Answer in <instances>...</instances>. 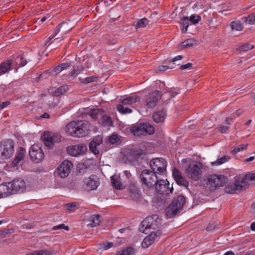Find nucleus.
Wrapping results in <instances>:
<instances>
[{
	"label": "nucleus",
	"mask_w": 255,
	"mask_h": 255,
	"mask_svg": "<svg viewBox=\"0 0 255 255\" xmlns=\"http://www.w3.org/2000/svg\"><path fill=\"white\" fill-rule=\"evenodd\" d=\"M90 126L86 121H73L67 125L65 131L73 136L82 137L88 134Z\"/></svg>",
	"instance_id": "f257e3e1"
},
{
	"label": "nucleus",
	"mask_w": 255,
	"mask_h": 255,
	"mask_svg": "<svg viewBox=\"0 0 255 255\" xmlns=\"http://www.w3.org/2000/svg\"><path fill=\"white\" fill-rule=\"evenodd\" d=\"M160 221L157 215L146 217L141 222L139 231L145 234H148L149 231H154L158 229Z\"/></svg>",
	"instance_id": "f03ea898"
},
{
	"label": "nucleus",
	"mask_w": 255,
	"mask_h": 255,
	"mask_svg": "<svg viewBox=\"0 0 255 255\" xmlns=\"http://www.w3.org/2000/svg\"><path fill=\"white\" fill-rule=\"evenodd\" d=\"M203 169L201 162H193L186 167V175L194 181L199 180L201 178Z\"/></svg>",
	"instance_id": "7ed1b4c3"
},
{
	"label": "nucleus",
	"mask_w": 255,
	"mask_h": 255,
	"mask_svg": "<svg viewBox=\"0 0 255 255\" xmlns=\"http://www.w3.org/2000/svg\"><path fill=\"white\" fill-rule=\"evenodd\" d=\"M185 203V198L182 195L178 196L166 208L165 211L167 216L169 218L173 217L182 209Z\"/></svg>",
	"instance_id": "20e7f679"
},
{
	"label": "nucleus",
	"mask_w": 255,
	"mask_h": 255,
	"mask_svg": "<svg viewBox=\"0 0 255 255\" xmlns=\"http://www.w3.org/2000/svg\"><path fill=\"white\" fill-rule=\"evenodd\" d=\"M130 131L134 135H144L153 133L154 129L153 126L147 123L137 124L131 127Z\"/></svg>",
	"instance_id": "39448f33"
},
{
	"label": "nucleus",
	"mask_w": 255,
	"mask_h": 255,
	"mask_svg": "<svg viewBox=\"0 0 255 255\" xmlns=\"http://www.w3.org/2000/svg\"><path fill=\"white\" fill-rule=\"evenodd\" d=\"M14 152V143L11 139H6L0 143V157L2 159L10 158Z\"/></svg>",
	"instance_id": "423d86ee"
},
{
	"label": "nucleus",
	"mask_w": 255,
	"mask_h": 255,
	"mask_svg": "<svg viewBox=\"0 0 255 255\" xmlns=\"http://www.w3.org/2000/svg\"><path fill=\"white\" fill-rule=\"evenodd\" d=\"M141 182L147 187H152L158 181L155 173L148 169L143 170L140 174Z\"/></svg>",
	"instance_id": "0eeeda50"
},
{
	"label": "nucleus",
	"mask_w": 255,
	"mask_h": 255,
	"mask_svg": "<svg viewBox=\"0 0 255 255\" xmlns=\"http://www.w3.org/2000/svg\"><path fill=\"white\" fill-rule=\"evenodd\" d=\"M228 182V178L223 175L213 174L208 176L207 185L211 190L223 186Z\"/></svg>",
	"instance_id": "6e6552de"
},
{
	"label": "nucleus",
	"mask_w": 255,
	"mask_h": 255,
	"mask_svg": "<svg viewBox=\"0 0 255 255\" xmlns=\"http://www.w3.org/2000/svg\"><path fill=\"white\" fill-rule=\"evenodd\" d=\"M150 167L156 174H164L166 170L167 162L162 158H153L150 161Z\"/></svg>",
	"instance_id": "1a4fd4ad"
},
{
	"label": "nucleus",
	"mask_w": 255,
	"mask_h": 255,
	"mask_svg": "<svg viewBox=\"0 0 255 255\" xmlns=\"http://www.w3.org/2000/svg\"><path fill=\"white\" fill-rule=\"evenodd\" d=\"M154 186L156 192L162 195H169L172 193L173 190L172 185L170 187V184L167 180H158Z\"/></svg>",
	"instance_id": "9d476101"
},
{
	"label": "nucleus",
	"mask_w": 255,
	"mask_h": 255,
	"mask_svg": "<svg viewBox=\"0 0 255 255\" xmlns=\"http://www.w3.org/2000/svg\"><path fill=\"white\" fill-rule=\"evenodd\" d=\"M249 184L245 181L232 183L228 185L225 188V191L227 193L234 194L237 192H241L249 187Z\"/></svg>",
	"instance_id": "9b49d317"
},
{
	"label": "nucleus",
	"mask_w": 255,
	"mask_h": 255,
	"mask_svg": "<svg viewBox=\"0 0 255 255\" xmlns=\"http://www.w3.org/2000/svg\"><path fill=\"white\" fill-rule=\"evenodd\" d=\"M30 159L35 163L41 162L44 158V154L42 149L36 144L33 145L29 151Z\"/></svg>",
	"instance_id": "f8f14e48"
},
{
	"label": "nucleus",
	"mask_w": 255,
	"mask_h": 255,
	"mask_svg": "<svg viewBox=\"0 0 255 255\" xmlns=\"http://www.w3.org/2000/svg\"><path fill=\"white\" fill-rule=\"evenodd\" d=\"M42 137L45 146L50 148L53 147L54 143L60 142L61 140L60 134L52 133L49 132H44Z\"/></svg>",
	"instance_id": "ddd939ff"
},
{
	"label": "nucleus",
	"mask_w": 255,
	"mask_h": 255,
	"mask_svg": "<svg viewBox=\"0 0 255 255\" xmlns=\"http://www.w3.org/2000/svg\"><path fill=\"white\" fill-rule=\"evenodd\" d=\"M160 98L161 95L159 91H156L152 93H149L145 98L146 106L147 108H154Z\"/></svg>",
	"instance_id": "4468645a"
},
{
	"label": "nucleus",
	"mask_w": 255,
	"mask_h": 255,
	"mask_svg": "<svg viewBox=\"0 0 255 255\" xmlns=\"http://www.w3.org/2000/svg\"><path fill=\"white\" fill-rule=\"evenodd\" d=\"M84 188L86 190L91 191L97 188L100 181L97 176L92 175L84 180Z\"/></svg>",
	"instance_id": "2eb2a0df"
},
{
	"label": "nucleus",
	"mask_w": 255,
	"mask_h": 255,
	"mask_svg": "<svg viewBox=\"0 0 255 255\" xmlns=\"http://www.w3.org/2000/svg\"><path fill=\"white\" fill-rule=\"evenodd\" d=\"M73 164L68 160H64L57 169V174L61 178H65L68 176L72 168Z\"/></svg>",
	"instance_id": "dca6fc26"
},
{
	"label": "nucleus",
	"mask_w": 255,
	"mask_h": 255,
	"mask_svg": "<svg viewBox=\"0 0 255 255\" xmlns=\"http://www.w3.org/2000/svg\"><path fill=\"white\" fill-rule=\"evenodd\" d=\"M87 150V147L86 145L83 143L68 146L67 148L68 153L73 156H76L80 154H83Z\"/></svg>",
	"instance_id": "f3484780"
},
{
	"label": "nucleus",
	"mask_w": 255,
	"mask_h": 255,
	"mask_svg": "<svg viewBox=\"0 0 255 255\" xmlns=\"http://www.w3.org/2000/svg\"><path fill=\"white\" fill-rule=\"evenodd\" d=\"M8 183L12 194L23 191L26 187L25 182L21 179L13 180L11 182Z\"/></svg>",
	"instance_id": "a211bd4d"
},
{
	"label": "nucleus",
	"mask_w": 255,
	"mask_h": 255,
	"mask_svg": "<svg viewBox=\"0 0 255 255\" xmlns=\"http://www.w3.org/2000/svg\"><path fill=\"white\" fill-rule=\"evenodd\" d=\"M172 174L177 184L186 188L188 187L189 185L188 182L182 176L181 173L179 170L175 168H173L172 170Z\"/></svg>",
	"instance_id": "6ab92c4d"
},
{
	"label": "nucleus",
	"mask_w": 255,
	"mask_h": 255,
	"mask_svg": "<svg viewBox=\"0 0 255 255\" xmlns=\"http://www.w3.org/2000/svg\"><path fill=\"white\" fill-rule=\"evenodd\" d=\"M111 183L117 189H122L126 186V181L122 179L120 175H115L111 178Z\"/></svg>",
	"instance_id": "aec40b11"
},
{
	"label": "nucleus",
	"mask_w": 255,
	"mask_h": 255,
	"mask_svg": "<svg viewBox=\"0 0 255 255\" xmlns=\"http://www.w3.org/2000/svg\"><path fill=\"white\" fill-rule=\"evenodd\" d=\"M73 26L69 24L68 22H63L57 26L54 30V32L61 33L62 38H63L65 35H66L71 29Z\"/></svg>",
	"instance_id": "412c9836"
},
{
	"label": "nucleus",
	"mask_w": 255,
	"mask_h": 255,
	"mask_svg": "<svg viewBox=\"0 0 255 255\" xmlns=\"http://www.w3.org/2000/svg\"><path fill=\"white\" fill-rule=\"evenodd\" d=\"M11 194H12L9 183L0 185V198H4Z\"/></svg>",
	"instance_id": "4be33fe9"
},
{
	"label": "nucleus",
	"mask_w": 255,
	"mask_h": 255,
	"mask_svg": "<svg viewBox=\"0 0 255 255\" xmlns=\"http://www.w3.org/2000/svg\"><path fill=\"white\" fill-rule=\"evenodd\" d=\"M25 150L23 148L19 147L16 153L15 158L12 162V164L13 166H16L18 163L23 159L25 156Z\"/></svg>",
	"instance_id": "5701e85b"
},
{
	"label": "nucleus",
	"mask_w": 255,
	"mask_h": 255,
	"mask_svg": "<svg viewBox=\"0 0 255 255\" xmlns=\"http://www.w3.org/2000/svg\"><path fill=\"white\" fill-rule=\"evenodd\" d=\"M141 98L137 95L128 96L121 101V104L125 106L131 105L132 104L140 101Z\"/></svg>",
	"instance_id": "b1692460"
},
{
	"label": "nucleus",
	"mask_w": 255,
	"mask_h": 255,
	"mask_svg": "<svg viewBox=\"0 0 255 255\" xmlns=\"http://www.w3.org/2000/svg\"><path fill=\"white\" fill-rule=\"evenodd\" d=\"M166 116V111L165 109H162L159 111L154 113L153 114V120L156 123L163 122Z\"/></svg>",
	"instance_id": "393cba45"
},
{
	"label": "nucleus",
	"mask_w": 255,
	"mask_h": 255,
	"mask_svg": "<svg viewBox=\"0 0 255 255\" xmlns=\"http://www.w3.org/2000/svg\"><path fill=\"white\" fill-rule=\"evenodd\" d=\"M13 64L12 60H7L0 64V76L8 72Z\"/></svg>",
	"instance_id": "a878e982"
},
{
	"label": "nucleus",
	"mask_w": 255,
	"mask_h": 255,
	"mask_svg": "<svg viewBox=\"0 0 255 255\" xmlns=\"http://www.w3.org/2000/svg\"><path fill=\"white\" fill-rule=\"evenodd\" d=\"M101 216L99 214H95L92 215L88 220V226L91 227H94L100 225L101 223Z\"/></svg>",
	"instance_id": "bb28decb"
},
{
	"label": "nucleus",
	"mask_w": 255,
	"mask_h": 255,
	"mask_svg": "<svg viewBox=\"0 0 255 255\" xmlns=\"http://www.w3.org/2000/svg\"><path fill=\"white\" fill-rule=\"evenodd\" d=\"M104 111L102 109H93L90 110L88 113L93 119L96 120L102 116Z\"/></svg>",
	"instance_id": "cd10ccee"
},
{
	"label": "nucleus",
	"mask_w": 255,
	"mask_h": 255,
	"mask_svg": "<svg viewBox=\"0 0 255 255\" xmlns=\"http://www.w3.org/2000/svg\"><path fill=\"white\" fill-rule=\"evenodd\" d=\"M100 123L102 126L109 128L112 125L113 122L109 117L102 115L100 120Z\"/></svg>",
	"instance_id": "c85d7f7f"
},
{
	"label": "nucleus",
	"mask_w": 255,
	"mask_h": 255,
	"mask_svg": "<svg viewBox=\"0 0 255 255\" xmlns=\"http://www.w3.org/2000/svg\"><path fill=\"white\" fill-rule=\"evenodd\" d=\"M197 44V41L194 39H188L185 40L181 43V47L182 48H189L194 46Z\"/></svg>",
	"instance_id": "c756f323"
},
{
	"label": "nucleus",
	"mask_w": 255,
	"mask_h": 255,
	"mask_svg": "<svg viewBox=\"0 0 255 255\" xmlns=\"http://www.w3.org/2000/svg\"><path fill=\"white\" fill-rule=\"evenodd\" d=\"M181 26L182 27L181 30L183 33H185L187 31V28L189 26V18L188 16H184L181 19L180 22Z\"/></svg>",
	"instance_id": "7c9ffc66"
},
{
	"label": "nucleus",
	"mask_w": 255,
	"mask_h": 255,
	"mask_svg": "<svg viewBox=\"0 0 255 255\" xmlns=\"http://www.w3.org/2000/svg\"><path fill=\"white\" fill-rule=\"evenodd\" d=\"M242 20L246 24H255V13H252L247 17H242Z\"/></svg>",
	"instance_id": "2f4dec72"
},
{
	"label": "nucleus",
	"mask_w": 255,
	"mask_h": 255,
	"mask_svg": "<svg viewBox=\"0 0 255 255\" xmlns=\"http://www.w3.org/2000/svg\"><path fill=\"white\" fill-rule=\"evenodd\" d=\"M68 90V88L66 85H63L56 89L53 92V95L55 97H58L63 95Z\"/></svg>",
	"instance_id": "473e14b6"
},
{
	"label": "nucleus",
	"mask_w": 255,
	"mask_h": 255,
	"mask_svg": "<svg viewBox=\"0 0 255 255\" xmlns=\"http://www.w3.org/2000/svg\"><path fill=\"white\" fill-rule=\"evenodd\" d=\"M125 105L120 104L117 106V110L123 114H129L132 112V110L129 108L125 107Z\"/></svg>",
	"instance_id": "72a5a7b5"
},
{
	"label": "nucleus",
	"mask_w": 255,
	"mask_h": 255,
	"mask_svg": "<svg viewBox=\"0 0 255 255\" xmlns=\"http://www.w3.org/2000/svg\"><path fill=\"white\" fill-rule=\"evenodd\" d=\"M230 159V157L228 156H224L222 157L215 161L211 162V164L213 166H219L226 162Z\"/></svg>",
	"instance_id": "f704fd0d"
},
{
	"label": "nucleus",
	"mask_w": 255,
	"mask_h": 255,
	"mask_svg": "<svg viewBox=\"0 0 255 255\" xmlns=\"http://www.w3.org/2000/svg\"><path fill=\"white\" fill-rule=\"evenodd\" d=\"M14 63L19 66H24L27 63V61L21 55L17 56L14 59Z\"/></svg>",
	"instance_id": "c9c22d12"
},
{
	"label": "nucleus",
	"mask_w": 255,
	"mask_h": 255,
	"mask_svg": "<svg viewBox=\"0 0 255 255\" xmlns=\"http://www.w3.org/2000/svg\"><path fill=\"white\" fill-rule=\"evenodd\" d=\"M230 25L233 30H236L237 31H241L244 28L241 22L239 21H233L231 22Z\"/></svg>",
	"instance_id": "e433bc0d"
},
{
	"label": "nucleus",
	"mask_w": 255,
	"mask_h": 255,
	"mask_svg": "<svg viewBox=\"0 0 255 255\" xmlns=\"http://www.w3.org/2000/svg\"><path fill=\"white\" fill-rule=\"evenodd\" d=\"M62 70L61 68L59 66V65L54 67L52 69H49L46 71V73L49 74V75H57L59 74Z\"/></svg>",
	"instance_id": "4c0bfd02"
},
{
	"label": "nucleus",
	"mask_w": 255,
	"mask_h": 255,
	"mask_svg": "<svg viewBox=\"0 0 255 255\" xmlns=\"http://www.w3.org/2000/svg\"><path fill=\"white\" fill-rule=\"evenodd\" d=\"M89 149L95 154L99 153V146L95 143V141H91L89 143Z\"/></svg>",
	"instance_id": "58836bf2"
},
{
	"label": "nucleus",
	"mask_w": 255,
	"mask_h": 255,
	"mask_svg": "<svg viewBox=\"0 0 255 255\" xmlns=\"http://www.w3.org/2000/svg\"><path fill=\"white\" fill-rule=\"evenodd\" d=\"M13 233L12 229H4L3 230H0V238H6Z\"/></svg>",
	"instance_id": "ea45409f"
},
{
	"label": "nucleus",
	"mask_w": 255,
	"mask_h": 255,
	"mask_svg": "<svg viewBox=\"0 0 255 255\" xmlns=\"http://www.w3.org/2000/svg\"><path fill=\"white\" fill-rule=\"evenodd\" d=\"M148 23V20L146 18H143L138 20L136 25V28L145 27Z\"/></svg>",
	"instance_id": "a19ab883"
},
{
	"label": "nucleus",
	"mask_w": 255,
	"mask_h": 255,
	"mask_svg": "<svg viewBox=\"0 0 255 255\" xmlns=\"http://www.w3.org/2000/svg\"><path fill=\"white\" fill-rule=\"evenodd\" d=\"M52 252L46 250L34 251L31 253V255H51Z\"/></svg>",
	"instance_id": "79ce46f5"
},
{
	"label": "nucleus",
	"mask_w": 255,
	"mask_h": 255,
	"mask_svg": "<svg viewBox=\"0 0 255 255\" xmlns=\"http://www.w3.org/2000/svg\"><path fill=\"white\" fill-rule=\"evenodd\" d=\"M189 20L192 23L196 24L201 20V18L200 15L193 14L190 16Z\"/></svg>",
	"instance_id": "37998d69"
},
{
	"label": "nucleus",
	"mask_w": 255,
	"mask_h": 255,
	"mask_svg": "<svg viewBox=\"0 0 255 255\" xmlns=\"http://www.w3.org/2000/svg\"><path fill=\"white\" fill-rule=\"evenodd\" d=\"M84 69V67L82 65L78 66L76 68H74L71 72L70 75L71 76L76 77Z\"/></svg>",
	"instance_id": "c03bdc74"
},
{
	"label": "nucleus",
	"mask_w": 255,
	"mask_h": 255,
	"mask_svg": "<svg viewBox=\"0 0 255 255\" xmlns=\"http://www.w3.org/2000/svg\"><path fill=\"white\" fill-rule=\"evenodd\" d=\"M248 146V144H241L239 145L238 146H237L234 148V149L232 151V153L233 154H236L238 152L243 150L244 149H245L247 148Z\"/></svg>",
	"instance_id": "a18cd8bd"
},
{
	"label": "nucleus",
	"mask_w": 255,
	"mask_h": 255,
	"mask_svg": "<svg viewBox=\"0 0 255 255\" xmlns=\"http://www.w3.org/2000/svg\"><path fill=\"white\" fill-rule=\"evenodd\" d=\"M242 181H245L246 182L248 181H255V172L250 173L246 174L243 178Z\"/></svg>",
	"instance_id": "49530a36"
},
{
	"label": "nucleus",
	"mask_w": 255,
	"mask_h": 255,
	"mask_svg": "<svg viewBox=\"0 0 255 255\" xmlns=\"http://www.w3.org/2000/svg\"><path fill=\"white\" fill-rule=\"evenodd\" d=\"M109 140L112 144H116L120 141V138L117 134H113L109 136Z\"/></svg>",
	"instance_id": "de8ad7c7"
},
{
	"label": "nucleus",
	"mask_w": 255,
	"mask_h": 255,
	"mask_svg": "<svg viewBox=\"0 0 255 255\" xmlns=\"http://www.w3.org/2000/svg\"><path fill=\"white\" fill-rule=\"evenodd\" d=\"M254 48V46L250 44H246L245 45H243L241 46H240L239 48V50L241 51L246 52L249 50V49H252Z\"/></svg>",
	"instance_id": "09e8293b"
},
{
	"label": "nucleus",
	"mask_w": 255,
	"mask_h": 255,
	"mask_svg": "<svg viewBox=\"0 0 255 255\" xmlns=\"http://www.w3.org/2000/svg\"><path fill=\"white\" fill-rule=\"evenodd\" d=\"M64 229L66 231L69 230V227L68 226L65 225L64 224H61L57 226H54L52 228V230Z\"/></svg>",
	"instance_id": "8fccbe9b"
},
{
	"label": "nucleus",
	"mask_w": 255,
	"mask_h": 255,
	"mask_svg": "<svg viewBox=\"0 0 255 255\" xmlns=\"http://www.w3.org/2000/svg\"><path fill=\"white\" fill-rule=\"evenodd\" d=\"M96 78L95 77H88V78H86L85 79H82L81 78H79L80 81L83 83H85V84H87V83H91L92 82H94L95 81Z\"/></svg>",
	"instance_id": "3c124183"
},
{
	"label": "nucleus",
	"mask_w": 255,
	"mask_h": 255,
	"mask_svg": "<svg viewBox=\"0 0 255 255\" xmlns=\"http://www.w3.org/2000/svg\"><path fill=\"white\" fill-rule=\"evenodd\" d=\"M151 242L148 240L147 237H145L142 242V246L143 248H147L151 245Z\"/></svg>",
	"instance_id": "603ef678"
},
{
	"label": "nucleus",
	"mask_w": 255,
	"mask_h": 255,
	"mask_svg": "<svg viewBox=\"0 0 255 255\" xmlns=\"http://www.w3.org/2000/svg\"><path fill=\"white\" fill-rule=\"evenodd\" d=\"M113 245L114 244L113 243L109 242L104 243L101 245L102 248L105 250L111 248L113 246Z\"/></svg>",
	"instance_id": "864d4df0"
},
{
	"label": "nucleus",
	"mask_w": 255,
	"mask_h": 255,
	"mask_svg": "<svg viewBox=\"0 0 255 255\" xmlns=\"http://www.w3.org/2000/svg\"><path fill=\"white\" fill-rule=\"evenodd\" d=\"M92 141H95V143L99 146L103 142V139L100 136H96Z\"/></svg>",
	"instance_id": "5fc2aeb1"
},
{
	"label": "nucleus",
	"mask_w": 255,
	"mask_h": 255,
	"mask_svg": "<svg viewBox=\"0 0 255 255\" xmlns=\"http://www.w3.org/2000/svg\"><path fill=\"white\" fill-rule=\"evenodd\" d=\"M66 208L70 211H74L77 208V205L75 203H71L66 204Z\"/></svg>",
	"instance_id": "6e6d98bb"
},
{
	"label": "nucleus",
	"mask_w": 255,
	"mask_h": 255,
	"mask_svg": "<svg viewBox=\"0 0 255 255\" xmlns=\"http://www.w3.org/2000/svg\"><path fill=\"white\" fill-rule=\"evenodd\" d=\"M105 39L107 40L110 44H114L116 43L117 41L116 39L109 35H106Z\"/></svg>",
	"instance_id": "4d7b16f0"
},
{
	"label": "nucleus",
	"mask_w": 255,
	"mask_h": 255,
	"mask_svg": "<svg viewBox=\"0 0 255 255\" xmlns=\"http://www.w3.org/2000/svg\"><path fill=\"white\" fill-rule=\"evenodd\" d=\"M149 235L146 237L148 240L151 242L152 244L155 240V235H154V231H149Z\"/></svg>",
	"instance_id": "13d9d810"
},
{
	"label": "nucleus",
	"mask_w": 255,
	"mask_h": 255,
	"mask_svg": "<svg viewBox=\"0 0 255 255\" xmlns=\"http://www.w3.org/2000/svg\"><path fill=\"white\" fill-rule=\"evenodd\" d=\"M56 35L57 33H55L54 31L53 33L51 34V35L47 39L46 43H45V46H48L49 45V44L48 43L50 42L51 39L54 38Z\"/></svg>",
	"instance_id": "bf43d9fd"
},
{
	"label": "nucleus",
	"mask_w": 255,
	"mask_h": 255,
	"mask_svg": "<svg viewBox=\"0 0 255 255\" xmlns=\"http://www.w3.org/2000/svg\"><path fill=\"white\" fill-rule=\"evenodd\" d=\"M218 130L221 132V133H226L228 129H229V128L225 126H220L218 128Z\"/></svg>",
	"instance_id": "052dcab7"
},
{
	"label": "nucleus",
	"mask_w": 255,
	"mask_h": 255,
	"mask_svg": "<svg viewBox=\"0 0 255 255\" xmlns=\"http://www.w3.org/2000/svg\"><path fill=\"white\" fill-rule=\"evenodd\" d=\"M11 104V103L9 101H7L4 102H2L0 103V109L2 110L4 109V108L7 107L8 106L10 105Z\"/></svg>",
	"instance_id": "680f3d73"
},
{
	"label": "nucleus",
	"mask_w": 255,
	"mask_h": 255,
	"mask_svg": "<svg viewBox=\"0 0 255 255\" xmlns=\"http://www.w3.org/2000/svg\"><path fill=\"white\" fill-rule=\"evenodd\" d=\"M169 68L170 67L169 66L161 65L158 67L157 71L159 72H164Z\"/></svg>",
	"instance_id": "e2e57ef3"
},
{
	"label": "nucleus",
	"mask_w": 255,
	"mask_h": 255,
	"mask_svg": "<svg viewBox=\"0 0 255 255\" xmlns=\"http://www.w3.org/2000/svg\"><path fill=\"white\" fill-rule=\"evenodd\" d=\"M192 66V64L188 63L186 64L182 65L180 66V68L181 70H185L188 68H191Z\"/></svg>",
	"instance_id": "0e129e2a"
},
{
	"label": "nucleus",
	"mask_w": 255,
	"mask_h": 255,
	"mask_svg": "<svg viewBox=\"0 0 255 255\" xmlns=\"http://www.w3.org/2000/svg\"><path fill=\"white\" fill-rule=\"evenodd\" d=\"M235 118V117H233V118L228 117V118H227L225 120L226 123L229 125H231V123L233 122L234 119Z\"/></svg>",
	"instance_id": "69168bd1"
},
{
	"label": "nucleus",
	"mask_w": 255,
	"mask_h": 255,
	"mask_svg": "<svg viewBox=\"0 0 255 255\" xmlns=\"http://www.w3.org/2000/svg\"><path fill=\"white\" fill-rule=\"evenodd\" d=\"M61 70L63 71V70L66 69L69 66V64L67 63H62L60 65H59Z\"/></svg>",
	"instance_id": "338daca9"
},
{
	"label": "nucleus",
	"mask_w": 255,
	"mask_h": 255,
	"mask_svg": "<svg viewBox=\"0 0 255 255\" xmlns=\"http://www.w3.org/2000/svg\"><path fill=\"white\" fill-rule=\"evenodd\" d=\"M123 174L124 175H123V177L125 176L126 177V179H128L131 175L130 172L128 171H124ZM125 180L126 181V180Z\"/></svg>",
	"instance_id": "774afa93"
}]
</instances>
